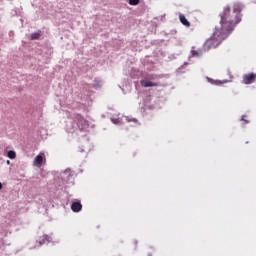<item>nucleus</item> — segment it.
Here are the masks:
<instances>
[{
  "instance_id": "f257e3e1",
  "label": "nucleus",
  "mask_w": 256,
  "mask_h": 256,
  "mask_svg": "<svg viewBox=\"0 0 256 256\" xmlns=\"http://www.w3.org/2000/svg\"><path fill=\"white\" fill-rule=\"evenodd\" d=\"M220 26H216L212 36L204 43V50L209 51V49H217L225 41L233 30L235 26L239 25L237 23V18L235 14L231 13V6L226 5L223 7L222 12L219 13Z\"/></svg>"
},
{
  "instance_id": "f03ea898",
  "label": "nucleus",
  "mask_w": 256,
  "mask_h": 256,
  "mask_svg": "<svg viewBox=\"0 0 256 256\" xmlns=\"http://www.w3.org/2000/svg\"><path fill=\"white\" fill-rule=\"evenodd\" d=\"M87 131L89 129V121L85 119L81 114L75 116L74 122H72V128L69 129V133H75V130Z\"/></svg>"
},
{
  "instance_id": "7ed1b4c3",
  "label": "nucleus",
  "mask_w": 256,
  "mask_h": 256,
  "mask_svg": "<svg viewBox=\"0 0 256 256\" xmlns=\"http://www.w3.org/2000/svg\"><path fill=\"white\" fill-rule=\"evenodd\" d=\"M245 9V4L241 2H234L232 6V13L235 15L236 23H241L243 14L241 13Z\"/></svg>"
},
{
  "instance_id": "20e7f679",
  "label": "nucleus",
  "mask_w": 256,
  "mask_h": 256,
  "mask_svg": "<svg viewBox=\"0 0 256 256\" xmlns=\"http://www.w3.org/2000/svg\"><path fill=\"white\" fill-rule=\"evenodd\" d=\"M60 177L63 183H73V179H75V174L70 168H67L64 172L60 174Z\"/></svg>"
},
{
  "instance_id": "39448f33",
  "label": "nucleus",
  "mask_w": 256,
  "mask_h": 256,
  "mask_svg": "<svg viewBox=\"0 0 256 256\" xmlns=\"http://www.w3.org/2000/svg\"><path fill=\"white\" fill-rule=\"evenodd\" d=\"M254 81H256V73L251 72L243 76L242 83L244 85H251Z\"/></svg>"
},
{
  "instance_id": "423d86ee",
  "label": "nucleus",
  "mask_w": 256,
  "mask_h": 256,
  "mask_svg": "<svg viewBox=\"0 0 256 256\" xmlns=\"http://www.w3.org/2000/svg\"><path fill=\"white\" fill-rule=\"evenodd\" d=\"M83 209V204H81V201H74L71 204V210L73 213H80Z\"/></svg>"
},
{
  "instance_id": "0eeeda50",
  "label": "nucleus",
  "mask_w": 256,
  "mask_h": 256,
  "mask_svg": "<svg viewBox=\"0 0 256 256\" xmlns=\"http://www.w3.org/2000/svg\"><path fill=\"white\" fill-rule=\"evenodd\" d=\"M43 159H45V155L43 154H38L35 159H34V165L36 167H42L43 165Z\"/></svg>"
},
{
  "instance_id": "6e6552de",
  "label": "nucleus",
  "mask_w": 256,
  "mask_h": 256,
  "mask_svg": "<svg viewBox=\"0 0 256 256\" xmlns=\"http://www.w3.org/2000/svg\"><path fill=\"white\" fill-rule=\"evenodd\" d=\"M207 81L208 83H210L211 85H216V86H220V85H223V83H229L228 80H224V81H221V80H213L212 78L210 77H207Z\"/></svg>"
},
{
  "instance_id": "1a4fd4ad",
  "label": "nucleus",
  "mask_w": 256,
  "mask_h": 256,
  "mask_svg": "<svg viewBox=\"0 0 256 256\" xmlns=\"http://www.w3.org/2000/svg\"><path fill=\"white\" fill-rule=\"evenodd\" d=\"M179 19H180V23H182V25H184L185 27H191V22H189V20H187L185 15L180 14Z\"/></svg>"
},
{
  "instance_id": "9d476101",
  "label": "nucleus",
  "mask_w": 256,
  "mask_h": 256,
  "mask_svg": "<svg viewBox=\"0 0 256 256\" xmlns=\"http://www.w3.org/2000/svg\"><path fill=\"white\" fill-rule=\"evenodd\" d=\"M39 37H41V30H38L37 32H33L31 35H30V39L32 41H35L37 39H39Z\"/></svg>"
},
{
  "instance_id": "9b49d317",
  "label": "nucleus",
  "mask_w": 256,
  "mask_h": 256,
  "mask_svg": "<svg viewBox=\"0 0 256 256\" xmlns=\"http://www.w3.org/2000/svg\"><path fill=\"white\" fill-rule=\"evenodd\" d=\"M102 85H103V82H101V80H99V78H96L94 80V83H93V88L94 89H101Z\"/></svg>"
},
{
  "instance_id": "f8f14e48",
  "label": "nucleus",
  "mask_w": 256,
  "mask_h": 256,
  "mask_svg": "<svg viewBox=\"0 0 256 256\" xmlns=\"http://www.w3.org/2000/svg\"><path fill=\"white\" fill-rule=\"evenodd\" d=\"M143 87H157V83L146 80L143 82Z\"/></svg>"
},
{
  "instance_id": "ddd939ff",
  "label": "nucleus",
  "mask_w": 256,
  "mask_h": 256,
  "mask_svg": "<svg viewBox=\"0 0 256 256\" xmlns=\"http://www.w3.org/2000/svg\"><path fill=\"white\" fill-rule=\"evenodd\" d=\"M7 157L9 159H16L17 158V153L14 150H9L7 152Z\"/></svg>"
},
{
  "instance_id": "4468645a",
  "label": "nucleus",
  "mask_w": 256,
  "mask_h": 256,
  "mask_svg": "<svg viewBox=\"0 0 256 256\" xmlns=\"http://www.w3.org/2000/svg\"><path fill=\"white\" fill-rule=\"evenodd\" d=\"M127 123H139V120L137 118H131L129 116L126 117Z\"/></svg>"
},
{
  "instance_id": "2eb2a0df",
  "label": "nucleus",
  "mask_w": 256,
  "mask_h": 256,
  "mask_svg": "<svg viewBox=\"0 0 256 256\" xmlns=\"http://www.w3.org/2000/svg\"><path fill=\"white\" fill-rule=\"evenodd\" d=\"M44 239L48 242L51 243V241H53V238H51V236L44 234Z\"/></svg>"
},
{
  "instance_id": "dca6fc26",
  "label": "nucleus",
  "mask_w": 256,
  "mask_h": 256,
  "mask_svg": "<svg viewBox=\"0 0 256 256\" xmlns=\"http://www.w3.org/2000/svg\"><path fill=\"white\" fill-rule=\"evenodd\" d=\"M140 0H129V5H139Z\"/></svg>"
},
{
  "instance_id": "f3484780",
  "label": "nucleus",
  "mask_w": 256,
  "mask_h": 256,
  "mask_svg": "<svg viewBox=\"0 0 256 256\" xmlns=\"http://www.w3.org/2000/svg\"><path fill=\"white\" fill-rule=\"evenodd\" d=\"M192 57H199V52L197 50H191Z\"/></svg>"
},
{
  "instance_id": "a211bd4d",
  "label": "nucleus",
  "mask_w": 256,
  "mask_h": 256,
  "mask_svg": "<svg viewBox=\"0 0 256 256\" xmlns=\"http://www.w3.org/2000/svg\"><path fill=\"white\" fill-rule=\"evenodd\" d=\"M45 241H46L45 236H42V237L39 238V244L40 245H45Z\"/></svg>"
},
{
  "instance_id": "6ab92c4d",
  "label": "nucleus",
  "mask_w": 256,
  "mask_h": 256,
  "mask_svg": "<svg viewBox=\"0 0 256 256\" xmlns=\"http://www.w3.org/2000/svg\"><path fill=\"white\" fill-rule=\"evenodd\" d=\"M111 121L114 125H119V118H111Z\"/></svg>"
},
{
  "instance_id": "aec40b11",
  "label": "nucleus",
  "mask_w": 256,
  "mask_h": 256,
  "mask_svg": "<svg viewBox=\"0 0 256 256\" xmlns=\"http://www.w3.org/2000/svg\"><path fill=\"white\" fill-rule=\"evenodd\" d=\"M240 121H244L246 124H249V120L245 119V115H242Z\"/></svg>"
},
{
  "instance_id": "412c9836",
  "label": "nucleus",
  "mask_w": 256,
  "mask_h": 256,
  "mask_svg": "<svg viewBox=\"0 0 256 256\" xmlns=\"http://www.w3.org/2000/svg\"><path fill=\"white\" fill-rule=\"evenodd\" d=\"M187 65H189L188 62H184V64L181 66V68L183 69L184 67H187Z\"/></svg>"
},
{
  "instance_id": "4be33fe9",
  "label": "nucleus",
  "mask_w": 256,
  "mask_h": 256,
  "mask_svg": "<svg viewBox=\"0 0 256 256\" xmlns=\"http://www.w3.org/2000/svg\"><path fill=\"white\" fill-rule=\"evenodd\" d=\"M6 163H7L8 165H11V160H7Z\"/></svg>"
},
{
  "instance_id": "5701e85b",
  "label": "nucleus",
  "mask_w": 256,
  "mask_h": 256,
  "mask_svg": "<svg viewBox=\"0 0 256 256\" xmlns=\"http://www.w3.org/2000/svg\"><path fill=\"white\" fill-rule=\"evenodd\" d=\"M3 189V183L0 182V191Z\"/></svg>"
},
{
  "instance_id": "b1692460",
  "label": "nucleus",
  "mask_w": 256,
  "mask_h": 256,
  "mask_svg": "<svg viewBox=\"0 0 256 256\" xmlns=\"http://www.w3.org/2000/svg\"><path fill=\"white\" fill-rule=\"evenodd\" d=\"M135 245H137L139 242L137 240L134 241Z\"/></svg>"
},
{
  "instance_id": "393cba45",
  "label": "nucleus",
  "mask_w": 256,
  "mask_h": 256,
  "mask_svg": "<svg viewBox=\"0 0 256 256\" xmlns=\"http://www.w3.org/2000/svg\"><path fill=\"white\" fill-rule=\"evenodd\" d=\"M148 256H153V254L152 253H148Z\"/></svg>"
},
{
  "instance_id": "a878e982",
  "label": "nucleus",
  "mask_w": 256,
  "mask_h": 256,
  "mask_svg": "<svg viewBox=\"0 0 256 256\" xmlns=\"http://www.w3.org/2000/svg\"><path fill=\"white\" fill-rule=\"evenodd\" d=\"M83 151H85V150L82 149V150H81V153H83Z\"/></svg>"
},
{
  "instance_id": "bb28decb",
  "label": "nucleus",
  "mask_w": 256,
  "mask_h": 256,
  "mask_svg": "<svg viewBox=\"0 0 256 256\" xmlns=\"http://www.w3.org/2000/svg\"><path fill=\"white\" fill-rule=\"evenodd\" d=\"M162 17V19L165 17V15L164 16H161Z\"/></svg>"
}]
</instances>
